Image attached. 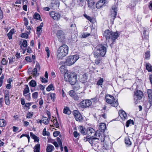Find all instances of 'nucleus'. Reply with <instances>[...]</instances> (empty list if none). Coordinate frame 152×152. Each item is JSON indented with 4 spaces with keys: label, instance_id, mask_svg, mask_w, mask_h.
<instances>
[{
    "label": "nucleus",
    "instance_id": "f257e3e1",
    "mask_svg": "<svg viewBox=\"0 0 152 152\" xmlns=\"http://www.w3.org/2000/svg\"><path fill=\"white\" fill-rule=\"evenodd\" d=\"M107 47L106 44L99 45L96 48V50L94 52L95 57H98L100 56L103 57L106 53L107 48Z\"/></svg>",
    "mask_w": 152,
    "mask_h": 152
},
{
    "label": "nucleus",
    "instance_id": "f03ea898",
    "mask_svg": "<svg viewBox=\"0 0 152 152\" xmlns=\"http://www.w3.org/2000/svg\"><path fill=\"white\" fill-rule=\"evenodd\" d=\"M69 48L67 45H63L58 49L56 53L58 59H61L66 56L68 53Z\"/></svg>",
    "mask_w": 152,
    "mask_h": 152
},
{
    "label": "nucleus",
    "instance_id": "7ed1b4c3",
    "mask_svg": "<svg viewBox=\"0 0 152 152\" xmlns=\"http://www.w3.org/2000/svg\"><path fill=\"white\" fill-rule=\"evenodd\" d=\"M104 36L107 39L111 40L113 42H114L118 36L117 32H113L109 30H106L104 32Z\"/></svg>",
    "mask_w": 152,
    "mask_h": 152
},
{
    "label": "nucleus",
    "instance_id": "20e7f679",
    "mask_svg": "<svg viewBox=\"0 0 152 152\" xmlns=\"http://www.w3.org/2000/svg\"><path fill=\"white\" fill-rule=\"evenodd\" d=\"M77 75L75 73L70 74L65 73L64 75V77L66 81H69L72 85H74L76 82Z\"/></svg>",
    "mask_w": 152,
    "mask_h": 152
},
{
    "label": "nucleus",
    "instance_id": "39448f33",
    "mask_svg": "<svg viewBox=\"0 0 152 152\" xmlns=\"http://www.w3.org/2000/svg\"><path fill=\"white\" fill-rule=\"evenodd\" d=\"M79 56L77 54L68 56L66 61V64L70 66L73 64L79 58Z\"/></svg>",
    "mask_w": 152,
    "mask_h": 152
},
{
    "label": "nucleus",
    "instance_id": "423d86ee",
    "mask_svg": "<svg viewBox=\"0 0 152 152\" xmlns=\"http://www.w3.org/2000/svg\"><path fill=\"white\" fill-rule=\"evenodd\" d=\"M105 99L107 102L110 104L113 107H116L118 104L117 100L115 99L112 96L107 95L106 96Z\"/></svg>",
    "mask_w": 152,
    "mask_h": 152
},
{
    "label": "nucleus",
    "instance_id": "0eeeda50",
    "mask_svg": "<svg viewBox=\"0 0 152 152\" xmlns=\"http://www.w3.org/2000/svg\"><path fill=\"white\" fill-rule=\"evenodd\" d=\"M69 95L72 97L75 101L80 100L81 99L82 97L84 95V93L81 92L79 95H77L76 94L73 90H71L69 92Z\"/></svg>",
    "mask_w": 152,
    "mask_h": 152
},
{
    "label": "nucleus",
    "instance_id": "6e6552de",
    "mask_svg": "<svg viewBox=\"0 0 152 152\" xmlns=\"http://www.w3.org/2000/svg\"><path fill=\"white\" fill-rule=\"evenodd\" d=\"M117 7L115 5L113 6L110 11L111 14L110 15V20L111 23H113L114 20L116 18L117 13Z\"/></svg>",
    "mask_w": 152,
    "mask_h": 152
},
{
    "label": "nucleus",
    "instance_id": "1a4fd4ad",
    "mask_svg": "<svg viewBox=\"0 0 152 152\" xmlns=\"http://www.w3.org/2000/svg\"><path fill=\"white\" fill-rule=\"evenodd\" d=\"M143 96V95L142 92L140 91L137 90L134 92V99L135 101V104H137V98L139 100L141 99Z\"/></svg>",
    "mask_w": 152,
    "mask_h": 152
},
{
    "label": "nucleus",
    "instance_id": "9d476101",
    "mask_svg": "<svg viewBox=\"0 0 152 152\" xmlns=\"http://www.w3.org/2000/svg\"><path fill=\"white\" fill-rule=\"evenodd\" d=\"M73 114L76 120L80 122H82L83 118L79 112L77 110H74L73 112Z\"/></svg>",
    "mask_w": 152,
    "mask_h": 152
},
{
    "label": "nucleus",
    "instance_id": "9b49d317",
    "mask_svg": "<svg viewBox=\"0 0 152 152\" xmlns=\"http://www.w3.org/2000/svg\"><path fill=\"white\" fill-rule=\"evenodd\" d=\"M91 104V102L89 100H84L79 103L82 108H86L89 107Z\"/></svg>",
    "mask_w": 152,
    "mask_h": 152
},
{
    "label": "nucleus",
    "instance_id": "f8f14e48",
    "mask_svg": "<svg viewBox=\"0 0 152 152\" xmlns=\"http://www.w3.org/2000/svg\"><path fill=\"white\" fill-rule=\"evenodd\" d=\"M49 14L54 20H58L60 18L61 15L58 13L55 12L54 11L50 12Z\"/></svg>",
    "mask_w": 152,
    "mask_h": 152
},
{
    "label": "nucleus",
    "instance_id": "ddd939ff",
    "mask_svg": "<svg viewBox=\"0 0 152 152\" xmlns=\"http://www.w3.org/2000/svg\"><path fill=\"white\" fill-rule=\"evenodd\" d=\"M106 4L105 0H100L96 3V7L97 8L99 9L102 7L105 6Z\"/></svg>",
    "mask_w": 152,
    "mask_h": 152
},
{
    "label": "nucleus",
    "instance_id": "4468645a",
    "mask_svg": "<svg viewBox=\"0 0 152 152\" xmlns=\"http://www.w3.org/2000/svg\"><path fill=\"white\" fill-rule=\"evenodd\" d=\"M95 132L94 130L91 127H89L88 128L87 130V134L90 136L91 138L93 137L94 134Z\"/></svg>",
    "mask_w": 152,
    "mask_h": 152
},
{
    "label": "nucleus",
    "instance_id": "2eb2a0df",
    "mask_svg": "<svg viewBox=\"0 0 152 152\" xmlns=\"http://www.w3.org/2000/svg\"><path fill=\"white\" fill-rule=\"evenodd\" d=\"M101 141L102 142H104L106 145L108 144L107 142L109 141V136H105L104 135L103 136H102L101 137Z\"/></svg>",
    "mask_w": 152,
    "mask_h": 152
},
{
    "label": "nucleus",
    "instance_id": "dca6fc26",
    "mask_svg": "<svg viewBox=\"0 0 152 152\" xmlns=\"http://www.w3.org/2000/svg\"><path fill=\"white\" fill-rule=\"evenodd\" d=\"M119 114L123 120H125L127 119V115L126 112L123 110H120L119 112Z\"/></svg>",
    "mask_w": 152,
    "mask_h": 152
},
{
    "label": "nucleus",
    "instance_id": "f3484780",
    "mask_svg": "<svg viewBox=\"0 0 152 152\" xmlns=\"http://www.w3.org/2000/svg\"><path fill=\"white\" fill-rule=\"evenodd\" d=\"M57 36L59 39H63L64 37L63 32L61 30L58 31L57 33Z\"/></svg>",
    "mask_w": 152,
    "mask_h": 152
},
{
    "label": "nucleus",
    "instance_id": "a211bd4d",
    "mask_svg": "<svg viewBox=\"0 0 152 152\" xmlns=\"http://www.w3.org/2000/svg\"><path fill=\"white\" fill-rule=\"evenodd\" d=\"M106 128V124L104 123H101L99 126V129L101 132H104Z\"/></svg>",
    "mask_w": 152,
    "mask_h": 152
},
{
    "label": "nucleus",
    "instance_id": "6ab92c4d",
    "mask_svg": "<svg viewBox=\"0 0 152 152\" xmlns=\"http://www.w3.org/2000/svg\"><path fill=\"white\" fill-rule=\"evenodd\" d=\"M87 79L86 75L84 74L80 78V80L81 82L84 83L86 81Z\"/></svg>",
    "mask_w": 152,
    "mask_h": 152
},
{
    "label": "nucleus",
    "instance_id": "aec40b11",
    "mask_svg": "<svg viewBox=\"0 0 152 152\" xmlns=\"http://www.w3.org/2000/svg\"><path fill=\"white\" fill-rule=\"evenodd\" d=\"M54 149V146L48 144L46 148L47 152H52Z\"/></svg>",
    "mask_w": 152,
    "mask_h": 152
},
{
    "label": "nucleus",
    "instance_id": "412c9836",
    "mask_svg": "<svg viewBox=\"0 0 152 152\" xmlns=\"http://www.w3.org/2000/svg\"><path fill=\"white\" fill-rule=\"evenodd\" d=\"M84 15V16L91 23H94L95 22V20L94 18H92L89 16H88L86 14H85Z\"/></svg>",
    "mask_w": 152,
    "mask_h": 152
},
{
    "label": "nucleus",
    "instance_id": "4be33fe9",
    "mask_svg": "<svg viewBox=\"0 0 152 152\" xmlns=\"http://www.w3.org/2000/svg\"><path fill=\"white\" fill-rule=\"evenodd\" d=\"M7 125V122L4 119H0V126L1 127H4Z\"/></svg>",
    "mask_w": 152,
    "mask_h": 152
},
{
    "label": "nucleus",
    "instance_id": "5701e85b",
    "mask_svg": "<svg viewBox=\"0 0 152 152\" xmlns=\"http://www.w3.org/2000/svg\"><path fill=\"white\" fill-rule=\"evenodd\" d=\"M25 88L24 89V90L23 91V95L27 94L30 91L29 88L27 85H25Z\"/></svg>",
    "mask_w": 152,
    "mask_h": 152
},
{
    "label": "nucleus",
    "instance_id": "b1692460",
    "mask_svg": "<svg viewBox=\"0 0 152 152\" xmlns=\"http://www.w3.org/2000/svg\"><path fill=\"white\" fill-rule=\"evenodd\" d=\"M63 113L66 114H70L71 112L68 107H66L63 110Z\"/></svg>",
    "mask_w": 152,
    "mask_h": 152
},
{
    "label": "nucleus",
    "instance_id": "393cba45",
    "mask_svg": "<svg viewBox=\"0 0 152 152\" xmlns=\"http://www.w3.org/2000/svg\"><path fill=\"white\" fill-rule=\"evenodd\" d=\"M40 145L39 144L36 145L34 148V152H39Z\"/></svg>",
    "mask_w": 152,
    "mask_h": 152
},
{
    "label": "nucleus",
    "instance_id": "a878e982",
    "mask_svg": "<svg viewBox=\"0 0 152 152\" xmlns=\"http://www.w3.org/2000/svg\"><path fill=\"white\" fill-rule=\"evenodd\" d=\"M125 143L126 145L128 146H130L131 145L132 142L130 141L129 138L128 137H126L125 138Z\"/></svg>",
    "mask_w": 152,
    "mask_h": 152
},
{
    "label": "nucleus",
    "instance_id": "bb28decb",
    "mask_svg": "<svg viewBox=\"0 0 152 152\" xmlns=\"http://www.w3.org/2000/svg\"><path fill=\"white\" fill-rule=\"evenodd\" d=\"M146 68L149 72H152V66L150 64H146Z\"/></svg>",
    "mask_w": 152,
    "mask_h": 152
},
{
    "label": "nucleus",
    "instance_id": "cd10ccee",
    "mask_svg": "<svg viewBox=\"0 0 152 152\" xmlns=\"http://www.w3.org/2000/svg\"><path fill=\"white\" fill-rule=\"evenodd\" d=\"M59 5V3L58 1H55V2H52L51 3V6L53 9H55L56 7H57Z\"/></svg>",
    "mask_w": 152,
    "mask_h": 152
},
{
    "label": "nucleus",
    "instance_id": "c85d7f7f",
    "mask_svg": "<svg viewBox=\"0 0 152 152\" xmlns=\"http://www.w3.org/2000/svg\"><path fill=\"white\" fill-rule=\"evenodd\" d=\"M99 140V138L97 137H94L92 139H89V142L91 145L92 146L93 145V144H95V140Z\"/></svg>",
    "mask_w": 152,
    "mask_h": 152
},
{
    "label": "nucleus",
    "instance_id": "c756f323",
    "mask_svg": "<svg viewBox=\"0 0 152 152\" xmlns=\"http://www.w3.org/2000/svg\"><path fill=\"white\" fill-rule=\"evenodd\" d=\"M29 85L31 87H34L36 86L37 83L34 80H32L29 82Z\"/></svg>",
    "mask_w": 152,
    "mask_h": 152
},
{
    "label": "nucleus",
    "instance_id": "7c9ffc66",
    "mask_svg": "<svg viewBox=\"0 0 152 152\" xmlns=\"http://www.w3.org/2000/svg\"><path fill=\"white\" fill-rule=\"evenodd\" d=\"M48 96H49L50 95V97L51 100L53 101V102H54L55 101V99L56 98V94L55 93H49L48 94Z\"/></svg>",
    "mask_w": 152,
    "mask_h": 152
},
{
    "label": "nucleus",
    "instance_id": "2f4dec72",
    "mask_svg": "<svg viewBox=\"0 0 152 152\" xmlns=\"http://www.w3.org/2000/svg\"><path fill=\"white\" fill-rule=\"evenodd\" d=\"M99 56V57H95L96 58L95 60V63L96 64L98 65L100 63L102 59V58Z\"/></svg>",
    "mask_w": 152,
    "mask_h": 152
},
{
    "label": "nucleus",
    "instance_id": "473e14b6",
    "mask_svg": "<svg viewBox=\"0 0 152 152\" xmlns=\"http://www.w3.org/2000/svg\"><path fill=\"white\" fill-rule=\"evenodd\" d=\"M42 123L45 124H48L49 123V121L46 117H43L42 119Z\"/></svg>",
    "mask_w": 152,
    "mask_h": 152
},
{
    "label": "nucleus",
    "instance_id": "72a5a7b5",
    "mask_svg": "<svg viewBox=\"0 0 152 152\" xmlns=\"http://www.w3.org/2000/svg\"><path fill=\"white\" fill-rule=\"evenodd\" d=\"M134 124V122L133 120L130 119L127 121L126 123V126L129 127L130 125H133Z\"/></svg>",
    "mask_w": 152,
    "mask_h": 152
},
{
    "label": "nucleus",
    "instance_id": "f704fd0d",
    "mask_svg": "<svg viewBox=\"0 0 152 152\" xmlns=\"http://www.w3.org/2000/svg\"><path fill=\"white\" fill-rule=\"evenodd\" d=\"M30 135L31 137L34 139L35 140L39 141V139H38V137L35 136L32 132H30Z\"/></svg>",
    "mask_w": 152,
    "mask_h": 152
},
{
    "label": "nucleus",
    "instance_id": "c9c22d12",
    "mask_svg": "<svg viewBox=\"0 0 152 152\" xmlns=\"http://www.w3.org/2000/svg\"><path fill=\"white\" fill-rule=\"evenodd\" d=\"M53 90L54 87L53 85L52 84H50L46 88L47 91H50L51 90Z\"/></svg>",
    "mask_w": 152,
    "mask_h": 152
},
{
    "label": "nucleus",
    "instance_id": "e433bc0d",
    "mask_svg": "<svg viewBox=\"0 0 152 152\" xmlns=\"http://www.w3.org/2000/svg\"><path fill=\"white\" fill-rule=\"evenodd\" d=\"M34 18L37 20H40L41 19L39 15L37 13H35L34 15Z\"/></svg>",
    "mask_w": 152,
    "mask_h": 152
},
{
    "label": "nucleus",
    "instance_id": "4c0bfd02",
    "mask_svg": "<svg viewBox=\"0 0 152 152\" xmlns=\"http://www.w3.org/2000/svg\"><path fill=\"white\" fill-rule=\"evenodd\" d=\"M143 36L144 37L145 39H148V31L144 30L143 32Z\"/></svg>",
    "mask_w": 152,
    "mask_h": 152
},
{
    "label": "nucleus",
    "instance_id": "58836bf2",
    "mask_svg": "<svg viewBox=\"0 0 152 152\" xmlns=\"http://www.w3.org/2000/svg\"><path fill=\"white\" fill-rule=\"evenodd\" d=\"M81 133L83 135L86 134L85 132V130L82 126H80L79 128Z\"/></svg>",
    "mask_w": 152,
    "mask_h": 152
},
{
    "label": "nucleus",
    "instance_id": "ea45409f",
    "mask_svg": "<svg viewBox=\"0 0 152 152\" xmlns=\"http://www.w3.org/2000/svg\"><path fill=\"white\" fill-rule=\"evenodd\" d=\"M103 81V79L101 78L98 81L97 84L98 86H100L101 87H102V85Z\"/></svg>",
    "mask_w": 152,
    "mask_h": 152
},
{
    "label": "nucleus",
    "instance_id": "a19ab883",
    "mask_svg": "<svg viewBox=\"0 0 152 152\" xmlns=\"http://www.w3.org/2000/svg\"><path fill=\"white\" fill-rule=\"evenodd\" d=\"M42 134L44 136H49L50 134L49 132H47L46 129L45 128L44 129L43 132Z\"/></svg>",
    "mask_w": 152,
    "mask_h": 152
},
{
    "label": "nucleus",
    "instance_id": "79ce46f5",
    "mask_svg": "<svg viewBox=\"0 0 152 152\" xmlns=\"http://www.w3.org/2000/svg\"><path fill=\"white\" fill-rule=\"evenodd\" d=\"M99 120H102L103 119H105L106 118V115L105 113H104L100 115H99Z\"/></svg>",
    "mask_w": 152,
    "mask_h": 152
},
{
    "label": "nucleus",
    "instance_id": "37998d69",
    "mask_svg": "<svg viewBox=\"0 0 152 152\" xmlns=\"http://www.w3.org/2000/svg\"><path fill=\"white\" fill-rule=\"evenodd\" d=\"M100 135L101 134L100 131L97 130L96 132H95V133L94 134V136H96V137H97L99 138L100 137Z\"/></svg>",
    "mask_w": 152,
    "mask_h": 152
},
{
    "label": "nucleus",
    "instance_id": "c03bdc74",
    "mask_svg": "<svg viewBox=\"0 0 152 152\" xmlns=\"http://www.w3.org/2000/svg\"><path fill=\"white\" fill-rule=\"evenodd\" d=\"M43 26V23H41L39 26L37 28V31L39 32L42 29V27Z\"/></svg>",
    "mask_w": 152,
    "mask_h": 152
},
{
    "label": "nucleus",
    "instance_id": "a18cd8bd",
    "mask_svg": "<svg viewBox=\"0 0 152 152\" xmlns=\"http://www.w3.org/2000/svg\"><path fill=\"white\" fill-rule=\"evenodd\" d=\"M37 70L36 68H34L33 70L32 74L33 76H37L38 75L37 73Z\"/></svg>",
    "mask_w": 152,
    "mask_h": 152
},
{
    "label": "nucleus",
    "instance_id": "49530a36",
    "mask_svg": "<svg viewBox=\"0 0 152 152\" xmlns=\"http://www.w3.org/2000/svg\"><path fill=\"white\" fill-rule=\"evenodd\" d=\"M27 46V41L26 40H24L22 45H20V47L21 48L22 46H23V47L25 48Z\"/></svg>",
    "mask_w": 152,
    "mask_h": 152
},
{
    "label": "nucleus",
    "instance_id": "de8ad7c7",
    "mask_svg": "<svg viewBox=\"0 0 152 152\" xmlns=\"http://www.w3.org/2000/svg\"><path fill=\"white\" fill-rule=\"evenodd\" d=\"M148 97H152V90L151 89H148L147 90Z\"/></svg>",
    "mask_w": 152,
    "mask_h": 152
},
{
    "label": "nucleus",
    "instance_id": "09e8293b",
    "mask_svg": "<svg viewBox=\"0 0 152 152\" xmlns=\"http://www.w3.org/2000/svg\"><path fill=\"white\" fill-rule=\"evenodd\" d=\"M60 70L61 72L63 74L65 72L66 70L65 69V66H61L60 68Z\"/></svg>",
    "mask_w": 152,
    "mask_h": 152
},
{
    "label": "nucleus",
    "instance_id": "8fccbe9b",
    "mask_svg": "<svg viewBox=\"0 0 152 152\" xmlns=\"http://www.w3.org/2000/svg\"><path fill=\"white\" fill-rule=\"evenodd\" d=\"M23 95L25 96L26 99L28 101H29L31 99V94L30 93L28 94H25V95Z\"/></svg>",
    "mask_w": 152,
    "mask_h": 152
},
{
    "label": "nucleus",
    "instance_id": "3c124183",
    "mask_svg": "<svg viewBox=\"0 0 152 152\" xmlns=\"http://www.w3.org/2000/svg\"><path fill=\"white\" fill-rule=\"evenodd\" d=\"M38 93L35 92L32 94V97L33 99H36L38 97Z\"/></svg>",
    "mask_w": 152,
    "mask_h": 152
},
{
    "label": "nucleus",
    "instance_id": "603ef678",
    "mask_svg": "<svg viewBox=\"0 0 152 152\" xmlns=\"http://www.w3.org/2000/svg\"><path fill=\"white\" fill-rule=\"evenodd\" d=\"M4 100L5 104L9 105L10 104L9 97L4 98Z\"/></svg>",
    "mask_w": 152,
    "mask_h": 152
},
{
    "label": "nucleus",
    "instance_id": "864d4df0",
    "mask_svg": "<svg viewBox=\"0 0 152 152\" xmlns=\"http://www.w3.org/2000/svg\"><path fill=\"white\" fill-rule=\"evenodd\" d=\"M145 58L148 59L150 56V52L149 51H148L145 53Z\"/></svg>",
    "mask_w": 152,
    "mask_h": 152
},
{
    "label": "nucleus",
    "instance_id": "5fc2aeb1",
    "mask_svg": "<svg viewBox=\"0 0 152 152\" xmlns=\"http://www.w3.org/2000/svg\"><path fill=\"white\" fill-rule=\"evenodd\" d=\"M53 123L54 124L55 126H56V127L58 128L59 126V124L56 119H54L53 120Z\"/></svg>",
    "mask_w": 152,
    "mask_h": 152
},
{
    "label": "nucleus",
    "instance_id": "6e6d98bb",
    "mask_svg": "<svg viewBox=\"0 0 152 152\" xmlns=\"http://www.w3.org/2000/svg\"><path fill=\"white\" fill-rule=\"evenodd\" d=\"M45 51L47 52V57L48 58L50 56V51L49 50L48 48L46 47L45 48Z\"/></svg>",
    "mask_w": 152,
    "mask_h": 152
},
{
    "label": "nucleus",
    "instance_id": "4d7b16f0",
    "mask_svg": "<svg viewBox=\"0 0 152 152\" xmlns=\"http://www.w3.org/2000/svg\"><path fill=\"white\" fill-rule=\"evenodd\" d=\"M88 4L90 5H93L95 3L94 0H86Z\"/></svg>",
    "mask_w": 152,
    "mask_h": 152
},
{
    "label": "nucleus",
    "instance_id": "13d9d810",
    "mask_svg": "<svg viewBox=\"0 0 152 152\" xmlns=\"http://www.w3.org/2000/svg\"><path fill=\"white\" fill-rule=\"evenodd\" d=\"M10 94L9 91H5L4 92V98L9 97Z\"/></svg>",
    "mask_w": 152,
    "mask_h": 152
},
{
    "label": "nucleus",
    "instance_id": "bf43d9fd",
    "mask_svg": "<svg viewBox=\"0 0 152 152\" xmlns=\"http://www.w3.org/2000/svg\"><path fill=\"white\" fill-rule=\"evenodd\" d=\"M7 63V61L5 58H3L1 61V64L3 65H6Z\"/></svg>",
    "mask_w": 152,
    "mask_h": 152
},
{
    "label": "nucleus",
    "instance_id": "052dcab7",
    "mask_svg": "<svg viewBox=\"0 0 152 152\" xmlns=\"http://www.w3.org/2000/svg\"><path fill=\"white\" fill-rule=\"evenodd\" d=\"M28 34L26 33H22L21 34V37L23 38H28Z\"/></svg>",
    "mask_w": 152,
    "mask_h": 152
},
{
    "label": "nucleus",
    "instance_id": "680f3d73",
    "mask_svg": "<svg viewBox=\"0 0 152 152\" xmlns=\"http://www.w3.org/2000/svg\"><path fill=\"white\" fill-rule=\"evenodd\" d=\"M34 68H36V69L38 70H40V67L39 63H36V66H35Z\"/></svg>",
    "mask_w": 152,
    "mask_h": 152
},
{
    "label": "nucleus",
    "instance_id": "e2e57ef3",
    "mask_svg": "<svg viewBox=\"0 0 152 152\" xmlns=\"http://www.w3.org/2000/svg\"><path fill=\"white\" fill-rule=\"evenodd\" d=\"M25 60L27 61L31 62L32 61L31 58L29 56H26L25 57Z\"/></svg>",
    "mask_w": 152,
    "mask_h": 152
},
{
    "label": "nucleus",
    "instance_id": "0e129e2a",
    "mask_svg": "<svg viewBox=\"0 0 152 152\" xmlns=\"http://www.w3.org/2000/svg\"><path fill=\"white\" fill-rule=\"evenodd\" d=\"M60 132L59 131H55L53 133V135L54 137H56L60 134Z\"/></svg>",
    "mask_w": 152,
    "mask_h": 152
},
{
    "label": "nucleus",
    "instance_id": "69168bd1",
    "mask_svg": "<svg viewBox=\"0 0 152 152\" xmlns=\"http://www.w3.org/2000/svg\"><path fill=\"white\" fill-rule=\"evenodd\" d=\"M40 79L42 81V82L43 83H46L48 82V80H47L45 79L44 77H40Z\"/></svg>",
    "mask_w": 152,
    "mask_h": 152
},
{
    "label": "nucleus",
    "instance_id": "338daca9",
    "mask_svg": "<svg viewBox=\"0 0 152 152\" xmlns=\"http://www.w3.org/2000/svg\"><path fill=\"white\" fill-rule=\"evenodd\" d=\"M148 103L150 104L149 107V108L152 105V97L148 98Z\"/></svg>",
    "mask_w": 152,
    "mask_h": 152
},
{
    "label": "nucleus",
    "instance_id": "774afa93",
    "mask_svg": "<svg viewBox=\"0 0 152 152\" xmlns=\"http://www.w3.org/2000/svg\"><path fill=\"white\" fill-rule=\"evenodd\" d=\"M26 117L27 118H30L32 116L33 114L30 112H28L27 114Z\"/></svg>",
    "mask_w": 152,
    "mask_h": 152
}]
</instances>
